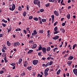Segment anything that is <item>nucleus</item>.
I'll list each match as a JSON object with an SVG mask.
<instances>
[{"instance_id":"f257e3e1","label":"nucleus","mask_w":77,"mask_h":77,"mask_svg":"<svg viewBox=\"0 0 77 77\" xmlns=\"http://www.w3.org/2000/svg\"><path fill=\"white\" fill-rule=\"evenodd\" d=\"M33 2L34 5H38V8L41 7V4H40L41 2L39 0H35Z\"/></svg>"},{"instance_id":"f03ea898","label":"nucleus","mask_w":77,"mask_h":77,"mask_svg":"<svg viewBox=\"0 0 77 77\" xmlns=\"http://www.w3.org/2000/svg\"><path fill=\"white\" fill-rule=\"evenodd\" d=\"M15 5L14 4H12V7L11 8L10 7L9 8V9L11 11H14V10H15Z\"/></svg>"},{"instance_id":"7ed1b4c3","label":"nucleus","mask_w":77,"mask_h":77,"mask_svg":"<svg viewBox=\"0 0 77 77\" xmlns=\"http://www.w3.org/2000/svg\"><path fill=\"white\" fill-rule=\"evenodd\" d=\"M38 60H34L32 61V63L34 65H36L38 63Z\"/></svg>"},{"instance_id":"20e7f679","label":"nucleus","mask_w":77,"mask_h":77,"mask_svg":"<svg viewBox=\"0 0 77 77\" xmlns=\"http://www.w3.org/2000/svg\"><path fill=\"white\" fill-rule=\"evenodd\" d=\"M42 51L44 54H46V52H47V49H46V48L45 47L42 48Z\"/></svg>"},{"instance_id":"39448f33","label":"nucleus","mask_w":77,"mask_h":77,"mask_svg":"<svg viewBox=\"0 0 77 77\" xmlns=\"http://www.w3.org/2000/svg\"><path fill=\"white\" fill-rule=\"evenodd\" d=\"M20 44L19 42H15L14 43V47H17V46H19V45Z\"/></svg>"},{"instance_id":"423d86ee","label":"nucleus","mask_w":77,"mask_h":77,"mask_svg":"<svg viewBox=\"0 0 77 77\" xmlns=\"http://www.w3.org/2000/svg\"><path fill=\"white\" fill-rule=\"evenodd\" d=\"M59 38V36L58 35H56L55 37H54L52 38L53 39H54V40H56L57 39H58Z\"/></svg>"},{"instance_id":"0eeeda50","label":"nucleus","mask_w":77,"mask_h":77,"mask_svg":"<svg viewBox=\"0 0 77 77\" xmlns=\"http://www.w3.org/2000/svg\"><path fill=\"white\" fill-rule=\"evenodd\" d=\"M72 63V61H69L67 62V64L69 66H70L71 65V63Z\"/></svg>"},{"instance_id":"6e6552de","label":"nucleus","mask_w":77,"mask_h":77,"mask_svg":"<svg viewBox=\"0 0 77 77\" xmlns=\"http://www.w3.org/2000/svg\"><path fill=\"white\" fill-rule=\"evenodd\" d=\"M73 72L76 75H77V69H74L73 70Z\"/></svg>"},{"instance_id":"1a4fd4ad","label":"nucleus","mask_w":77,"mask_h":77,"mask_svg":"<svg viewBox=\"0 0 77 77\" xmlns=\"http://www.w3.org/2000/svg\"><path fill=\"white\" fill-rule=\"evenodd\" d=\"M54 13L57 17H58V16H59V13L58 12H57V11H54Z\"/></svg>"},{"instance_id":"9d476101","label":"nucleus","mask_w":77,"mask_h":77,"mask_svg":"<svg viewBox=\"0 0 77 77\" xmlns=\"http://www.w3.org/2000/svg\"><path fill=\"white\" fill-rule=\"evenodd\" d=\"M73 58H74V57H73L72 56H70L68 58V60H72L73 59Z\"/></svg>"},{"instance_id":"9b49d317","label":"nucleus","mask_w":77,"mask_h":77,"mask_svg":"<svg viewBox=\"0 0 77 77\" xmlns=\"http://www.w3.org/2000/svg\"><path fill=\"white\" fill-rule=\"evenodd\" d=\"M27 69L29 71H31L32 69V67L31 66H28L27 68Z\"/></svg>"},{"instance_id":"f8f14e48","label":"nucleus","mask_w":77,"mask_h":77,"mask_svg":"<svg viewBox=\"0 0 77 77\" xmlns=\"http://www.w3.org/2000/svg\"><path fill=\"white\" fill-rule=\"evenodd\" d=\"M4 59L5 63H6V62H8V60H7V58L6 57H5Z\"/></svg>"},{"instance_id":"ddd939ff","label":"nucleus","mask_w":77,"mask_h":77,"mask_svg":"<svg viewBox=\"0 0 77 77\" xmlns=\"http://www.w3.org/2000/svg\"><path fill=\"white\" fill-rule=\"evenodd\" d=\"M33 51V50H30L27 52V54H30V53H32Z\"/></svg>"},{"instance_id":"4468645a","label":"nucleus","mask_w":77,"mask_h":77,"mask_svg":"<svg viewBox=\"0 0 77 77\" xmlns=\"http://www.w3.org/2000/svg\"><path fill=\"white\" fill-rule=\"evenodd\" d=\"M71 16V15H70V14H68L67 15V18L68 19V20H69V19H70V16Z\"/></svg>"},{"instance_id":"2eb2a0df","label":"nucleus","mask_w":77,"mask_h":77,"mask_svg":"<svg viewBox=\"0 0 77 77\" xmlns=\"http://www.w3.org/2000/svg\"><path fill=\"white\" fill-rule=\"evenodd\" d=\"M50 50H51V48H50V47L49 46L47 47L46 50L48 52L50 51Z\"/></svg>"},{"instance_id":"dca6fc26","label":"nucleus","mask_w":77,"mask_h":77,"mask_svg":"<svg viewBox=\"0 0 77 77\" xmlns=\"http://www.w3.org/2000/svg\"><path fill=\"white\" fill-rule=\"evenodd\" d=\"M7 44L8 46H9L11 45V43H10L9 41H8L7 42Z\"/></svg>"},{"instance_id":"f3484780","label":"nucleus","mask_w":77,"mask_h":77,"mask_svg":"<svg viewBox=\"0 0 77 77\" xmlns=\"http://www.w3.org/2000/svg\"><path fill=\"white\" fill-rule=\"evenodd\" d=\"M60 71H61V70L59 69L57 72V75H59V74H60Z\"/></svg>"},{"instance_id":"a211bd4d","label":"nucleus","mask_w":77,"mask_h":77,"mask_svg":"<svg viewBox=\"0 0 77 77\" xmlns=\"http://www.w3.org/2000/svg\"><path fill=\"white\" fill-rule=\"evenodd\" d=\"M48 66H50V62H48L45 65V67H47Z\"/></svg>"},{"instance_id":"6ab92c4d","label":"nucleus","mask_w":77,"mask_h":77,"mask_svg":"<svg viewBox=\"0 0 77 77\" xmlns=\"http://www.w3.org/2000/svg\"><path fill=\"white\" fill-rule=\"evenodd\" d=\"M48 71H49V68H47L45 69V70L44 71V72H48Z\"/></svg>"},{"instance_id":"aec40b11","label":"nucleus","mask_w":77,"mask_h":77,"mask_svg":"<svg viewBox=\"0 0 77 77\" xmlns=\"http://www.w3.org/2000/svg\"><path fill=\"white\" fill-rule=\"evenodd\" d=\"M25 75L26 73H25V72L24 71H23L21 74V75L22 76V77H23V76H24V75Z\"/></svg>"},{"instance_id":"412c9836","label":"nucleus","mask_w":77,"mask_h":77,"mask_svg":"<svg viewBox=\"0 0 77 77\" xmlns=\"http://www.w3.org/2000/svg\"><path fill=\"white\" fill-rule=\"evenodd\" d=\"M44 74H45V77H46L47 75H48V72H44Z\"/></svg>"},{"instance_id":"4be33fe9","label":"nucleus","mask_w":77,"mask_h":77,"mask_svg":"<svg viewBox=\"0 0 77 77\" xmlns=\"http://www.w3.org/2000/svg\"><path fill=\"white\" fill-rule=\"evenodd\" d=\"M21 29L20 28H17L15 29L16 32H19V31H21Z\"/></svg>"},{"instance_id":"5701e85b","label":"nucleus","mask_w":77,"mask_h":77,"mask_svg":"<svg viewBox=\"0 0 77 77\" xmlns=\"http://www.w3.org/2000/svg\"><path fill=\"white\" fill-rule=\"evenodd\" d=\"M33 32L35 33V35H37L38 34L37 32H36V29H35L34 31H33Z\"/></svg>"},{"instance_id":"b1692460","label":"nucleus","mask_w":77,"mask_h":77,"mask_svg":"<svg viewBox=\"0 0 77 77\" xmlns=\"http://www.w3.org/2000/svg\"><path fill=\"white\" fill-rule=\"evenodd\" d=\"M33 20H34L35 21H38V17H35L33 18Z\"/></svg>"},{"instance_id":"393cba45","label":"nucleus","mask_w":77,"mask_h":77,"mask_svg":"<svg viewBox=\"0 0 77 77\" xmlns=\"http://www.w3.org/2000/svg\"><path fill=\"white\" fill-rule=\"evenodd\" d=\"M42 21L43 23H44V22H46V19H42Z\"/></svg>"},{"instance_id":"a878e982","label":"nucleus","mask_w":77,"mask_h":77,"mask_svg":"<svg viewBox=\"0 0 77 77\" xmlns=\"http://www.w3.org/2000/svg\"><path fill=\"white\" fill-rule=\"evenodd\" d=\"M61 30H62V32H63V33H65V30L63 28H61Z\"/></svg>"},{"instance_id":"bb28decb","label":"nucleus","mask_w":77,"mask_h":77,"mask_svg":"<svg viewBox=\"0 0 77 77\" xmlns=\"http://www.w3.org/2000/svg\"><path fill=\"white\" fill-rule=\"evenodd\" d=\"M41 53H42V52H40L38 54V55L39 56H42V55L41 54Z\"/></svg>"},{"instance_id":"cd10ccee","label":"nucleus","mask_w":77,"mask_h":77,"mask_svg":"<svg viewBox=\"0 0 77 77\" xmlns=\"http://www.w3.org/2000/svg\"><path fill=\"white\" fill-rule=\"evenodd\" d=\"M77 46V44H75L74 45H73V48H72V49L74 50V48H75V47Z\"/></svg>"},{"instance_id":"c85d7f7f","label":"nucleus","mask_w":77,"mask_h":77,"mask_svg":"<svg viewBox=\"0 0 77 77\" xmlns=\"http://www.w3.org/2000/svg\"><path fill=\"white\" fill-rule=\"evenodd\" d=\"M45 6L46 7V8H47V7H48L50 6V3H48L46 4H45Z\"/></svg>"},{"instance_id":"c756f323","label":"nucleus","mask_w":77,"mask_h":77,"mask_svg":"<svg viewBox=\"0 0 77 77\" xmlns=\"http://www.w3.org/2000/svg\"><path fill=\"white\" fill-rule=\"evenodd\" d=\"M10 65L12 66H14V65H15V63H12L10 64Z\"/></svg>"},{"instance_id":"7c9ffc66","label":"nucleus","mask_w":77,"mask_h":77,"mask_svg":"<svg viewBox=\"0 0 77 77\" xmlns=\"http://www.w3.org/2000/svg\"><path fill=\"white\" fill-rule=\"evenodd\" d=\"M2 21H3L4 23H8V21L5 20V19H2Z\"/></svg>"},{"instance_id":"2f4dec72","label":"nucleus","mask_w":77,"mask_h":77,"mask_svg":"<svg viewBox=\"0 0 77 77\" xmlns=\"http://www.w3.org/2000/svg\"><path fill=\"white\" fill-rule=\"evenodd\" d=\"M11 29H12V27H11L10 28L9 30H8V31H7L8 33H9V32H11Z\"/></svg>"},{"instance_id":"473e14b6","label":"nucleus","mask_w":77,"mask_h":77,"mask_svg":"<svg viewBox=\"0 0 77 77\" xmlns=\"http://www.w3.org/2000/svg\"><path fill=\"white\" fill-rule=\"evenodd\" d=\"M30 8V6L29 5H27L26 6V9L28 11H29V9Z\"/></svg>"},{"instance_id":"72a5a7b5","label":"nucleus","mask_w":77,"mask_h":77,"mask_svg":"<svg viewBox=\"0 0 77 77\" xmlns=\"http://www.w3.org/2000/svg\"><path fill=\"white\" fill-rule=\"evenodd\" d=\"M33 46L34 47V48H36L37 47V45L36 44H34Z\"/></svg>"},{"instance_id":"f704fd0d","label":"nucleus","mask_w":77,"mask_h":77,"mask_svg":"<svg viewBox=\"0 0 77 77\" xmlns=\"http://www.w3.org/2000/svg\"><path fill=\"white\" fill-rule=\"evenodd\" d=\"M39 33H44V31L42 30H40L39 31Z\"/></svg>"},{"instance_id":"c9c22d12","label":"nucleus","mask_w":77,"mask_h":77,"mask_svg":"<svg viewBox=\"0 0 77 77\" xmlns=\"http://www.w3.org/2000/svg\"><path fill=\"white\" fill-rule=\"evenodd\" d=\"M53 62L52 61H50V62H49L50 66L51 65L53 64Z\"/></svg>"},{"instance_id":"e433bc0d","label":"nucleus","mask_w":77,"mask_h":77,"mask_svg":"<svg viewBox=\"0 0 77 77\" xmlns=\"http://www.w3.org/2000/svg\"><path fill=\"white\" fill-rule=\"evenodd\" d=\"M23 17H25V16H26V12L24 11L23 12Z\"/></svg>"},{"instance_id":"4c0bfd02","label":"nucleus","mask_w":77,"mask_h":77,"mask_svg":"<svg viewBox=\"0 0 77 77\" xmlns=\"http://www.w3.org/2000/svg\"><path fill=\"white\" fill-rule=\"evenodd\" d=\"M51 17L52 18V20H54V15H52L51 16Z\"/></svg>"},{"instance_id":"58836bf2","label":"nucleus","mask_w":77,"mask_h":77,"mask_svg":"<svg viewBox=\"0 0 77 77\" xmlns=\"http://www.w3.org/2000/svg\"><path fill=\"white\" fill-rule=\"evenodd\" d=\"M32 75H33V76H34V77H35V75H36V72H34L32 73Z\"/></svg>"},{"instance_id":"ea45409f","label":"nucleus","mask_w":77,"mask_h":77,"mask_svg":"<svg viewBox=\"0 0 77 77\" xmlns=\"http://www.w3.org/2000/svg\"><path fill=\"white\" fill-rule=\"evenodd\" d=\"M54 32H56V31H57V27L56 26L54 28Z\"/></svg>"},{"instance_id":"a19ab883","label":"nucleus","mask_w":77,"mask_h":77,"mask_svg":"<svg viewBox=\"0 0 77 77\" xmlns=\"http://www.w3.org/2000/svg\"><path fill=\"white\" fill-rule=\"evenodd\" d=\"M21 9H22V8H21V7L19 6L18 8V10L20 11H21Z\"/></svg>"},{"instance_id":"79ce46f5","label":"nucleus","mask_w":77,"mask_h":77,"mask_svg":"<svg viewBox=\"0 0 77 77\" xmlns=\"http://www.w3.org/2000/svg\"><path fill=\"white\" fill-rule=\"evenodd\" d=\"M4 35V33H0V38H2Z\"/></svg>"},{"instance_id":"37998d69","label":"nucleus","mask_w":77,"mask_h":77,"mask_svg":"<svg viewBox=\"0 0 77 77\" xmlns=\"http://www.w3.org/2000/svg\"><path fill=\"white\" fill-rule=\"evenodd\" d=\"M2 49H4V50H7V48L6 47H5V46H4L2 48Z\"/></svg>"},{"instance_id":"c03bdc74","label":"nucleus","mask_w":77,"mask_h":77,"mask_svg":"<svg viewBox=\"0 0 77 77\" xmlns=\"http://www.w3.org/2000/svg\"><path fill=\"white\" fill-rule=\"evenodd\" d=\"M38 50L40 51V50H41L42 49V47H39L38 48Z\"/></svg>"},{"instance_id":"a18cd8bd","label":"nucleus","mask_w":77,"mask_h":77,"mask_svg":"<svg viewBox=\"0 0 77 77\" xmlns=\"http://www.w3.org/2000/svg\"><path fill=\"white\" fill-rule=\"evenodd\" d=\"M44 10L43 9H41L40 10V11L41 12H44Z\"/></svg>"},{"instance_id":"49530a36","label":"nucleus","mask_w":77,"mask_h":77,"mask_svg":"<svg viewBox=\"0 0 77 77\" xmlns=\"http://www.w3.org/2000/svg\"><path fill=\"white\" fill-rule=\"evenodd\" d=\"M3 72H4V71L3 70H1L0 71V74H2Z\"/></svg>"},{"instance_id":"de8ad7c7","label":"nucleus","mask_w":77,"mask_h":77,"mask_svg":"<svg viewBox=\"0 0 77 77\" xmlns=\"http://www.w3.org/2000/svg\"><path fill=\"white\" fill-rule=\"evenodd\" d=\"M54 1L55 0H49V2H52V3L54 2Z\"/></svg>"},{"instance_id":"09e8293b","label":"nucleus","mask_w":77,"mask_h":77,"mask_svg":"<svg viewBox=\"0 0 77 77\" xmlns=\"http://www.w3.org/2000/svg\"><path fill=\"white\" fill-rule=\"evenodd\" d=\"M27 65V63H24V67H26Z\"/></svg>"},{"instance_id":"8fccbe9b","label":"nucleus","mask_w":77,"mask_h":77,"mask_svg":"<svg viewBox=\"0 0 77 77\" xmlns=\"http://www.w3.org/2000/svg\"><path fill=\"white\" fill-rule=\"evenodd\" d=\"M58 23V22L57 21H56L54 24V26H55L56 25V24H57Z\"/></svg>"},{"instance_id":"3c124183","label":"nucleus","mask_w":77,"mask_h":77,"mask_svg":"<svg viewBox=\"0 0 77 77\" xmlns=\"http://www.w3.org/2000/svg\"><path fill=\"white\" fill-rule=\"evenodd\" d=\"M22 61L23 60L22 59V58H20L19 59V61L20 62H22Z\"/></svg>"},{"instance_id":"603ef678","label":"nucleus","mask_w":77,"mask_h":77,"mask_svg":"<svg viewBox=\"0 0 77 77\" xmlns=\"http://www.w3.org/2000/svg\"><path fill=\"white\" fill-rule=\"evenodd\" d=\"M23 32L25 33V34H27V32L25 29L23 30Z\"/></svg>"},{"instance_id":"864d4df0","label":"nucleus","mask_w":77,"mask_h":77,"mask_svg":"<svg viewBox=\"0 0 77 77\" xmlns=\"http://www.w3.org/2000/svg\"><path fill=\"white\" fill-rule=\"evenodd\" d=\"M32 18H33V16H30L29 17V20H31V19H32Z\"/></svg>"},{"instance_id":"5fc2aeb1","label":"nucleus","mask_w":77,"mask_h":77,"mask_svg":"<svg viewBox=\"0 0 77 77\" xmlns=\"http://www.w3.org/2000/svg\"><path fill=\"white\" fill-rule=\"evenodd\" d=\"M20 63H21V62L19 61L18 62H17L16 63V64L17 65H18V64H20Z\"/></svg>"},{"instance_id":"6e6d98bb","label":"nucleus","mask_w":77,"mask_h":77,"mask_svg":"<svg viewBox=\"0 0 77 77\" xmlns=\"http://www.w3.org/2000/svg\"><path fill=\"white\" fill-rule=\"evenodd\" d=\"M38 19L39 20H40V21L42 20V18L40 17H38Z\"/></svg>"},{"instance_id":"4d7b16f0","label":"nucleus","mask_w":77,"mask_h":77,"mask_svg":"<svg viewBox=\"0 0 77 77\" xmlns=\"http://www.w3.org/2000/svg\"><path fill=\"white\" fill-rule=\"evenodd\" d=\"M2 25L3 26V27H6V24H4V23H2Z\"/></svg>"},{"instance_id":"13d9d810","label":"nucleus","mask_w":77,"mask_h":77,"mask_svg":"<svg viewBox=\"0 0 77 77\" xmlns=\"http://www.w3.org/2000/svg\"><path fill=\"white\" fill-rule=\"evenodd\" d=\"M59 33V31H55L54 32V34H57V33Z\"/></svg>"},{"instance_id":"bf43d9fd","label":"nucleus","mask_w":77,"mask_h":77,"mask_svg":"<svg viewBox=\"0 0 77 77\" xmlns=\"http://www.w3.org/2000/svg\"><path fill=\"white\" fill-rule=\"evenodd\" d=\"M6 53H3V55L5 57H6Z\"/></svg>"},{"instance_id":"052dcab7","label":"nucleus","mask_w":77,"mask_h":77,"mask_svg":"<svg viewBox=\"0 0 77 77\" xmlns=\"http://www.w3.org/2000/svg\"><path fill=\"white\" fill-rule=\"evenodd\" d=\"M68 54H65V56L64 57H66V56H68Z\"/></svg>"},{"instance_id":"680f3d73","label":"nucleus","mask_w":77,"mask_h":77,"mask_svg":"<svg viewBox=\"0 0 77 77\" xmlns=\"http://www.w3.org/2000/svg\"><path fill=\"white\" fill-rule=\"evenodd\" d=\"M66 75L67 77H69V73H67L66 74Z\"/></svg>"},{"instance_id":"e2e57ef3","label":"nucleus","mask_w":77,"mask_h":77,"mask_svg":"<svg viewBox=\"0 0 77 77\" xmlns=\"http://www.w3.org/2000/svg\"><path fill=\"white\" fill-rule=\"evenodd\" d=\"M62 26H65V23H62Z\"/></svg>"},{"instance_id":"0e129e2a","label":"nucleus","mask_w":77,"mask_h":77,"mask_svg":"<svg viewBox=\"0 0 77 77\" xmlns=\"http://www.w3.org/2000/svg\"><path fill=\"white\" fill-rule=\"evenodd\" d=\"M39 23L40 24H42V20H40Z\"/></svg>"},{"instance_id":"69168bd1","label":"nucleus","mask_w":77,"mask_h":77,"mask_svg":"<svg viewBox=\"0 0 77 77\" xmlns=\"http://www.w3.org/2000/svg\"><path fill=\"white\" fill-rule=\"evenodd\" d=\"M33 42V40H31L30 41H29V43H32V42Z\"/></svg>"},{"instance_id":"338daca9","label":"nucleus","mask_w":77,"mask_h":77,"mask_svg":"<svg viewBox=\"0 0 77 77\" xmlns=\"http://www.w3.org/2000/svg\"><path fill=\"white\" fill-rule=\"evenodd\" d=\"M42 59L43 60H45L46 59V58H45V57H43L42 58Z\"/></svg>"},{"instance_id":"774afa93","label":"nucleus","mask_w":77,"mask_h":77,"mask_svg":"<svg viewBox=\"0 0 77 77\" xmlns=\"http://www.w3.org/2000/svg\"><path fill=\"white\" fill-rule=\"evenodd\" d=\"M2 51L3 53H5V50H4L3 48L2 49Z\"/></svg>"}]
</instances>
